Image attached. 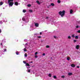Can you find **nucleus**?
I'll return each mask as SVG.
<instances>
[{
    "instance_id": "c85d7f7f",
    "label": "nucleus",
    "mask_w": 80,
    "mask_h": 80,
    "mask_svg": "<svg viewBox=\"0 0 80 80\" xmlns=\"http://www.w3.org/2000/svg\"><path fill=\"white\" fill-rule=\"evenodd\" d=\"M46 48H49L50 47V46L48 45H47L46 46Z\"/></svg>"
},
{
    "instance_id": "9d476101",
    "label": "nucleus",
    "mask_w": 80,
    "mask_h": 80,
    "mask_svg": "<svg viewBox=\"0 0 80 80\" xmlns=\"http://www.w3.org/2000/svg\"><path fill=\"white\" fill-rule=\"evenodd\" d=\"M51 5L52 6V7H54V6H55V4L53 3H51Z\"/></svg>"
},
{
    "instance_id": "4c0bfd02",
    "label": "nucleus",
    "mask_w": 80,
    "mask_h": 80,
    "mask_svg": "<svg viewBox=\"0 0 80 80\" xmlns=\"http://www.w3.org/2000/svg\"><path fill=\"white\" fill-rule=\"evenodd\" d=\"M62 78H65V76H62Z\"/></svg>"
},
{
    "instance_id": "09e8293b",
    "label": "nucleus",
    "mask_w": 80,
    "mask_h": 80,
    "mask_svg": "<svg viewBox=\"0 0 80 80\" xmlns=\"http://www.w3.org/2000/svg\"><path fill=\"white\" fill-rule=\"evenodd\" d=\"M46 18H47V19L48 18V17H47Z\"/></svg>"
},
{
    "instance_id": "8fccbe9b",
    "label": "nucleus",
    "mask_w": 80,
    "mask_h": 80,
    "mask_svg": "<svg viewBox=\"0 0 80 80\" xmlns=\"http://www.w3.org/2000/svg\"><path fill=\"white\" fill-rule=\"evenodd\" d=\"M31 63H33V62H32V61H31Z\"/></svg>"
},
{
    "instance_id": "c756f323",
    "label": "nucleus",
    "mask_w": 80,
    "mask_h": 80,
    "mask_svg": "<svg viewBox=\"0 0 80 80\" xmlns=\"http://www.w3.org/2000/svg\"><path fill=\"white\" fill-rule=\"evenodd\" d=\"M4 52H7V49H4Z\"/></svg>"
},
{
    "instance_id": "20e7f679",
    "label": "nucleus",
    "mask_w": 80,
    "mask_h": 80,
    "mask_svg": "<svg viewBox=\"0 0 80 80\" xmlns=\"http://www.w3.org/2000/svg\"><path fill=\"white\" fill-rule=\"evenodd\" d=\"M20 3H18L17 2H15L14 3V5H16L17 6H18V5H20Z\"/></svg>"
},
{
    "instance_id": "473e14b6",
    "label": "nucleus",
    "mask_w": 80,
    "mask_h": 80,
    "mask_svg": "<svg viewBox=\"0 0 80 80\" xmlns=\"http://www.w3.org/2000/svg\"><path fill=\"white\" fill-rule=\"evenodd\" d=\"M79 27H80V26H76V28H79Z\"/></svg>"
},
{
    "instance_id": "f704fd0d",
    "label": "nucleus",
    "mask_w": 80,
    "mask_h": 80,
    "mask_svg": "<svg viewBox=\"0 0 80 80\" xmlns=\"http://www.w3.org/2000/svg\"><path fill=\"white\" fill-rule=\"evenodd\" d=\"M23 50H24V52H26V48H24V49H23Z\"/></svg>"
},
{
    "instance_id": "c9c22d12",
    "label": "nucleus",
    "mask_w": 80,
    "mask_h": 80,
    "mask_svg": "<svg viewBox=\"0 0 80 80\" xmlns=\"http://www.w3.org/2000/svg\"><path fill=\"white\" fill-rule=\"evenodd\" d=\"M2 33V29H0V33Z\"/></svg>"
},
{
    "instance_id": "f03ea898",
    "label": "nucleus",
    "mask_w": 80,
    "mask_h": 80,
    "mask_svg": "<svg viewBox=\"0 0 80 80\" xmlns=\"http://www.w3.org/2000/svg\"><path fill=\"white\" fill-rule=\"evenodd\" d=\"M65 11H60L59 12V14L62 17H63L64 15H65Z\"/></svg>"
},
{
    "instance_id": "72a5a7b5",
    "label": "nucleus",
    "mask_w": 80,
    "mask_h": 80,
    "mask_svg": "<svg viewBox=\"0 0 80 80\" xmlns=\"http://www.w3.org/2000/svg\"><path fill=\"white\" fill-rule=\"evenodd\" d=\"M73 42L74 43H75V42H77V40H73Z\"/></svg>"
},
{
    "instance_id": "aec40b11",
    "label": "nucleus",
    "mask_w": 80,
    "mask_h": 80,
    "mask_svg": "<svg viewBox=\"0 0 80 80\" xmlns=\"http://www.w3.org/2000/svg\"><path fill=\"white\" fill-rule=\"evenodd\" d=\"M16 55H19V52H17L16 53Z\"/></svg>"
},
{
    "instance_id": "412c9836",
    "label": "nucleus",
    "mask_w": 80,
    "mask_h": 80,
    "mask_svg": "<svg viewBox=\"0 0 80 80\" xmlns=\"http://www.w3.org/2000/svg\"><path fill=\"white\" fill-rule=\"evenodd\" d=\"M58 3H60V2H61V1H60V0H59L58 1Z\"/></svg>"
},
{
    "instance_id": "cd10ccee",
    "label": "nucleus",
    "mask_w": 80,
    "mask_h": 80,
    "mask_svg": "<svg viewBox=\"0 0 80 80\" xmlns=\"http://www.w3.org/2000/svg\"><path fill=\"white\" fill-rule=\"evenodd\" d=\"M24 56L25 57H27V54H25L24 55Z\"/></svg>"
},
{
    "instance_id": "6e6d98bb",
    "label": "nucleus",
    "mask_w": 80,
    "mask_h": 80,
    "mask_svg": "<svg viewBox=\"0 0 80 80\" xmlns=\"http://www.w3.org/2000/svg\"><path fill=\"white\" fill-rule=\"evenodd\" d=\"M3 8L4 9V8Z\"/></svg>"
},
{
    "instance_id": "f257e3e1",
    "label": "nucleus",
    "mask_w": 80,
    "mask_h": 80,
    "mask_svg": "<svg viewBox=\"0 0 80 80\" xmlns=\"http://www.w3.org/2000/svg\"><path fill=\"white\" fill-rule=\"evenodd\" d=\"M13 0H8V3L10 7H12V6L13 5L14 3L13 2Z\"/></svg>"
},
{
    "instance_id": "dca6fc26",
    "label": "nucleus",
    "mask_w": 80,
    "mask_h": 80,
    "mask_svg": "<svg viewBox=\"0 0 80 80\" xmlns=\"http://www.w3.org/2000/svg\"><path fill=\"white\" fill-rule=\"evenodd\" d=\"M23 13H25L26 12V10L25 9H23L22 11Z\"/></svg>"
},
{
    "instance_id": "79ce46f5",
    "label": "nucleus",
    "mask_w": 80,
    "mask_h": 80,
    "mask_svg": "<svg viewBox=\"0 0 80 80\" xmlns=\"http://www.w3.org/2000/svg\"><path fill=\"white\" fill-rule=\"evenodd\" d=\"M38 38H41V36H38Z\"/></svg>"
},
{
    "instance_id": "37998d69",
    "label": "nucleus",
    "mask_w": 80,
    "mask_h": 80,
    "mask_svg": "<svg viewBox=\"0 0 80 80\" xmlns=\"http://www.w3.org/2000/svg\"><path fill=\"white\" fill-rule=\"evenodd\" d=\"M77 68H80V66H77Z\"/></svg>"
},
{
    "instance_id": "f8f14e48",
    "label": "nucleus",
    "mask_w": 80,
    "mask_h": 80,
    "mask_svg": "<svg viewBox=\"0 0 80 80\" xmlns=\"http://www.w3.org/2000/svg\"><path fill=\"white\" fill-rule=\"evenodd\" d=\"M68 75H69V76L72 75V72H69L68 73Z\"/></svg>"
},
{
    "instance_id": "a19ab883",
    "label": "nucleus",
    "mask_w": 80,
    "mask_h": 80,
    "mask_svg": "<svg viewBox=\"0 0 80 80\" xmlns=\"http://www.w3.org/2000/svg\"><path fill=\"white\" fill-rule=\"evenodd\" d=\"M42 55H43V56H45V53H43Z\"/></svg>"
},
{
    "instance_id": "a18cd8bd",
    "label": "nucleus",
    "mask_w": 80,
    "mask_h": 80,
    "mask_svg": "<svg viewBox=\"0 0 80 80\" xmlns=\"http://www.w3.org/2000/svg\"><path fill=\"white\" fill-rule=\"evenodd\" d=\"M37 57H38V56H35V58H37Z\"/></svg>"
},
{
    "instance_id": "2eb2a0df",
    "label": "nucleus",
    "mask_w": 80,
    "mask_h": 80,
    "mask_svg": "<svg viewBox=\"0 0 80 80\" xmlns=\"http://www.w3.org/2000/svg\"><path fill=\"white\" fill-rule=\"evenodd\" d=\"M26 66H28V67H29L30 66V65L28 63H26Z\"/></svg>"
},
{
    "instance_id": "6ab92c4d",
    "label": "nucleus",
    "mask_w": 80,
    "mask_h": 80,
    "mask_svg": "<svg viewBox=\"0 0 80 80\" xmlns=\"http://www.w3.org/2000/svg\"><path fill=\"white\" fill-rule=\"evenodd\" d=\"M75 38H76V39H78V36H76L75 37Z\"/></svg>"
},
{
    "instance_id": "5fc2aeb1",
    "label": "nucleus",
    "mask_w": 80,
    "mask_h": 80,
    "mask_svg": "<svg viewBox=\"0 0 80 80\" xmlns=\"http://www.w3.org/2000/svg\"><path fill=\"white\" fill-rule=\"evenodd\" d=\"M2 51H3L1 50V52H2Z\"/></svg>"
},
{
    "instance_id": "bb28decb",
    "label": "nucleus",
    "mask_w": 80,
    "mask_h": 80,
    "mask_svg": "<svg viewBox=\"0 0 80 80\" xmlns=\"http://www.w3.org/2000/svg\"><path fill=\"white\" fill-rule=\"evenodd\" d=\"M68 38L69 39H70V38H71V37L70 36H68Z\"/></svg>"
},
{
    "instance_id": "a211bd4d",
    "label": "nucleus",
    "mask_w": 80,
    "mask_h": 80,
    "mask_svg": "<svg viewBox=\"0 0 80 80\" xmlns=\"http://www.w3.org/2000/svg\"><path fill=\"white\" fill-rule=\"evenodd\" d=\"M72 38H75V34L72 35Z\"/></svg>"
},
{
    "instance_id": "0eeeda50",
    "label": "nucleus",
    "mask_w": 80,
    "mask_h": 80,
    "mask_svg": "<svg viewBox=\"0 0 80 80\" xmlns=\"http://www.w3.org/2000/svg\"><path fill=\"white\" fill-rule=\"evenodd\" d=\"M26 19L25 18V17H23L22 19V20H23L24 22H25Z\"/></svg>"
},
{
    "instance_id": "58836bf2",
    "label": "nucleus",
    "mask_w": 80,
    "mask_h": 80,
    "mask_svg": "<svg viewBox=\"0 0 80 80\" xmlns=\"http://www.w3.org/2000/svg\"><path fill=\"white\" fill-rule=\"evenodd\" d=\"M3 22H2V21H0V23H1V24H2V23Z\"/></svg>"
},
{
    "instance_id": "ddd939ff",
    "label": "nucleus",
    "mask_w": 80,
    "mask_h": 80,
    "mask_svg": "<svg viewBox=\"0 0 80 80\" xmlns=\"http://www.w3.org/2000/svg\"><path fill=\"white\" fill-rule=\"evenodd\" d=\"M71 66L72 67H75V64H72L71 65Z\"/></svg>"
},
{
    "instance_id": "39448f33",
    "label": "nucleus",
    "mask_w": 80,
    "mask_h": 80,
    "mask_svg": "<svg viewBox=\"0 0 80 80\" xmlns=\"http://www.w3.org/2000/svg\"><path fill=\"white\" fill-rule=\"evenodd\" d=\"M76 48L77 50L79 49V48H80V46H79V45H76Z\"/></svg>"
},
{
    "instance_id": "2f4dec72",
    "label": "nucleus",
    "mask_w": 80,
    "mask_h": 80,
    "mask_svg": "<svg viewBox=\"0 0 80 80\" xmlns=\"http://www.w3.org/2000/svg\"><path fill=\"white\" fill-rule=\"evenodd\" d=\"M28 7H31V5L30 4H28Z\"/></svg>"
},
{
    "instance_id": "ea45409f",
    "label": "nucleus",
    "mask_w": 80,
    "mask_h": 80,
    "mask_svg": "<svg viewBox=\"0 0 80 80\" xmlns=\"http://www.w3.org/2000/svg\"><path fill=\"white\" fill-rule=\"evenodd\" d=\"M38 53V52H36L35 53V55H37Z\"/></svg>"
},
{
    "instance_id": "f3484780",
    "label": "nucleus",
    "mask_w": 80,
    "mask_h": 80,
    "mask_svg": "<svg viewBox=\"0 0 80 80\" xmlns=\"http://www.w3.org/2000/svg\"><path fill=\"white\" fill-rule=\"evenodd\" d=\"M3 3L2 2H0V5H3Z\"/></svg>"
},
{
    "instance_id": "3c124183",
    "label": "nucleus",
    "mask_w": 80,
    "mask_h": 80,
    "mask_svg": "<svg viewBox=\"0 0 80 80\" xmlns=\"http://www.w3.org/2000/svg\"><path fill=\"white\" fill-rule=\"evenodd\" d=\"M30 68V67H29V68Z\"/></svg>"
},
{
    "instance_id": "de8ad7c7",
    "label": "nucleus",
    "mask_w": 80,
    "mask_h": 80,
    "mask_svg": "<svg viewBox=\"0 0 80 80\" xmlns=\"http://www.w3.org/2000/svg\"><path fill=\"white\" fill-rule=\"evenodd\" d=\"M1 45H2V43H1L0 44Z\"/></svg>"
},
{
    "instance_id": "4be33fe9",
    "label": "nucleus",
    "mask_w": 80,
    "mask_h": 80,
    "mask_svg": "<svg viewBox=\"0 0 80 80\" xmlns=\"http://www.w3.org/2000/svg\"><path fill=\"white\" fill-rule=\"evenodd\" d=\"M27 72H30V69L27 70Z\"/></svg>"
},
{
    "instance_id": "7c9ffc66",
    "label": "nucleus",
    "mask_w": 80,
    "mask_h": 80,
    "mask_svg": "<svg viewBox=\"0 0 80 80\" xmlns=\"http://www.w3.org/2000/svg\"><path fill=\"white\" fill-rule=\"evenodd\" d=\"M53 78H57V77L56 76H54Z\"/></svg>"
},
{
    "instance_id": "6e6552de",
    "label": "nucleus",
    "mask_w": 80,
    "mask_h": 80,
    "mask_svg": "<svg viewBox=\"0 0 80 80\" xmlns=\"http://www.w3.org/2000/svg\"><path fill=\"white\" fill-rule=\"evenodd\" d=\"M29 22V21L28 20V18L26 19V20L25 21V22L26 23H28Z\"/></svg>"
},
{
    "instance_id": "423d86ee",
    "label": "nucleus",
    "mask_w": 80,
    "mask_h": 80,
    "mask_svg": "<svg viewBox=\"0 0 80 80\" xmlns=\"http://www.w3.org/2000/svg\"><path fill=\"white\" fill-rule=\"evenodd\" d=\"M8 20L7 18H5L4 19V20H3V22H7Z\"/></svg>"
},
{
    "instance_id": "e433bc0d",
    "label": "nucleus",
    "mask_w": 80,
    "mask_h": 80,
    "mask_svg": "<svg viewBox=\"0 0 80 80\" xmlns=\"http://www.w3.org/2000/svg\"><path fill=\"white\" fill-rule=\"evenodd\" d=\"M77 32H78V33H80V30H78V31H77Z\"/></svg>"
},
{
    "instance_id": "393cba45",
    "label": "nucleus",
    "mask_w": 80,
    "mask_h": 80,
    "mask_svg": "<svg viewBox=\"0 0 80 80\" xmlns=\"http://www.w3.org/2000/svg\"><path fill=\"white\" fill-rule=\"evenodd\" d=\"M48 75H49V77H52V75H51V74H49Z\"/></svg>"
},
{
    "instance_id": "4d7b16f0",
    "label": "nucleus",
    "mask_w": 80,
    "mask_h": 80,
    "mask_svg": "<svg viewBox=\"0 0 80 80\" xmlns=\"http://www.w3.org/2000/svg\"><path fill=\"white\" fill-rule=\"evenodd\" d=\"M49 6H50V5Z\"/></svg>"
},
{
    "instance_id": "c03bdc74",
    "label": "nucleus",
    "mask_w": 80,
    "mask_h": 80,
    "mask_svg": "<svg viewBox=\"0 0 80 80\" xmlns=\"http://www.w3.org/2000/svg\"><path fill=\"white\" fill-rule=\"evenodd\" d=\"M54 38H57V37L55 36H54Z\"/></svg>"
},
{
    "instance_id": "4468645a",
    "label": "nucleus",
    "mask_w": 80,
    "mask_h": 80,
    "mask_svg": "<svg viewBox=\"0 0 80 80\" xmlns=\"http://www.w3.org/2000/svg\"><path fill=\"white\" fill-rule=\"evenodd\" d=\"M72 13H73V10H72L71 9L70 11V13L71 14H72Z\"/></svg>"
},
{
    "instance_id": "1a4fd4ad",
    "label": "nucleus",
    "mask_w": 80,
    "mask_h": 80,
    "mask_svg": "<svg viewBox=\"0 0 80 80\" xmlns=\"http://www.w3.org/2000/svg\"><path fill=\"white\" fill-rule=\"evenodd\" d=\"M33 26H30V31H32V30H33V29L32 28V27Z\"/></svg>"
},
{
    "instance_id": "864d4df0",
    "label": "nucleus",
    "mask_w": 80,
    "mask_h": 80,
    "mask_svg": "<svg viewBox=\"0 0 80 80\" xmlns=\"http://www.w3.org/2000/svg\"><path fill=\"white\" fill-rule=\"evenodd\" d=\"M3 42V40H2V42Z\"/></svg>"
},
{
    "instance_id": "7ed1b4c3",
    "label": "nucleus",
    "mask_w": 80,
    "mask_h": 80,
    "mask_svg": "<svg viewBox=\"0 0 80 80\" xmlns=\"http://www.w3.org/2000/svg\"><path fill=\"white\" fill-rule=\"evenodd\" d=\"M34 24H35V26L36 27H39V24H38V23H37V22H35Z\"/></svg>"
},
{
    "instance_id": "b1692460",
    "label": "nucleus",
    "mask_w": 80,
    "mask_h": 80,
    "mask_svg": "<svg viewBox=\"0 0 80 80\" xmlns=\"http://www.w3.org/2000/svg\"><path fill=\"white\" fill-rule=\"evenodd\" d=\"M67 60H70V58L69 57H68L67 58Z\"/></svg>"
},
{
    "instance_id": "49530a36",
    "label": "nucleus",
    "mask_w": 80,
    "mask_h": 80,
    "mask_svg": "<svg viewBox=\"0 0 80 80\" xmlns=\"http://www.w3.org/2000/svg\"><path fill=\"white\" fill-rule=\"evenodd\" d=\"M40 35H42V32L40 33Z\"/></svg>"
},
{
    "instance_id": "5701e85b",
    "label": "nucleus",
    "mask_w": 80,
    "mask_h": 80,
    "mask_svg": "<svg viewBox=\"0 0 80 80\" xmlns=\"http://www.w3.org/2000/svg\"><path fill=\"white\" fill-rule=\"evenodd\" d=\"M23 63H24L25 64H26L27 63V62L25 61H23Z\"/></svg>"
},
{
    "instance_id": "a878e982",
    "label": "nucleus",
    "mask_w": 80,
    "mask_h": 80,
    "mask_svg": "<svg viewBox=\"0 0 80 80\" xmlns=\"http://www.w3.org/2000/svg\"><path fill=\"white\" fill-rule=\"evenodd\" d=\"M29 12H32L33 11H32V10H29Z\"/></svg>"
},
{
    "instance_id": "603ef678",
    "label": "nucleus",
    "mask_w": 80,
    "mask_h": 80,
    "mask_svg": "<svg viewBox=\"0 0 80 80\" xmlns=\"http://www.w3.org/2000/svg\"><path fill=\"white\" fill-rule=\"evenodd\" d=\"M4 42L5 43V42H6V41H4Z\"/></svg>"
},
{
    "instance_id": "9b49d317",
    "label": "nucleus",
    "mask_w": 80,
    "mask_h": 80,
    "mask_svg": "<svg viewBox=\"0 0 80 80\" xmlns=\"http://www.w3.org/2000/svg\"><path fill=\"white\" fill-rule=\"evenodd\" d=\"M36 2L38 5H40V2H39V1H36Z\"/></svg>"
}]
</instances>
